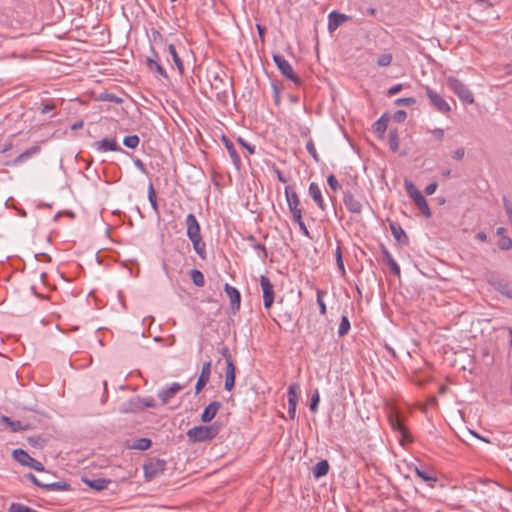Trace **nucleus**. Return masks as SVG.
Instances as JSON below:
<instances>
[{
    "label": "nucleus",
    "instance_id": "1",
    "mask_svg": "<svg viewBox=\"0 0 512 512\" xmlns=\"http://www.w3.org/2000/svg\"><path fill=\"white\" fill-rule=\"evenodd\" d=\"M373 133L378 140L386 143L393 152L400 151L401 144L407 147L408 140H410L407 130H373Z\"/></svg>",
    "mask_w": 512,
    "mask_h": 512
},
{
    "label": "nucleus",
    "instance_id": "2",
    "mask_svg": "<svg viewBox=\"0 0 512 512\" xmlns=\"http://www.w3.org/2000/svg\"><path fill=\"white\" fill-rule=\"evenodd\" d=\"M187 237L193 245L194 251L202 258H205L206 244L201 236V229L198 220L194 214H188L186 217Z\"/></svg>",
    "mask_w": 512,
    "mask_h": 512
},
{
    "label": "nucleus",
    "instance_id": "3",
    "mask_svg": "<svg viewBox=\"0 0 512 512\" xmlns=\"http://www.w3.org/2000/svg\"><path fill=\"white\" fill-rule=\"evenodd\" d=\"M218 432L219 426L213 424L209 426H195L189 429L186 435L191 442H205L215 438Z\"/></svg>",
    "mask_w": 512,
    "mask_h": 512
},
{
    "label": "nucleus",
    "instance_id": "4",
    "mask_svg": "<svg viewBox=\"0 0 512 512\" xmlns=\"http://www.w3.org/2000/svg\"><path fill=\"white\" fill-rule=\"evenodd\" d=\"M405 189L408 196L413 200L414 204L421 211V213L427 218L431 217V210L421 191L418 190L416 186L409 180H405Z\"/></svg>",
    "mask_w": 512,
    "mask_h": 512
},
{
    "label": "nucleus",
    "instance_id": "5",
    "mask_svg": "<svg viewBox=\"0 0 512 512\" xmlns=\"http://www.w3.org/2000/svg\"><path fill=\"white\" fill-rule=\"evenodd\" d=\"M447 87L456 94L464 104L474 103L473 93L468 86L455 77L447 78Z\"/></svg>",
    "mask_w": 512,
    "mask_h": 512
},
{
    "label": "nucleus",
    "instance_id": "6",
    "mask_svg": "<svg viewBox=\"0 0 512 512\" xmlns=\"http://www.w3.org/2000/svg\"><path fill=\"white\" fill-rule=\"evenodd\" d=\"M388 420L392 429L401 435V443H403L404 440L412 441L409 431L404 425V422L396 409H391L388 415Z\"/></svg>",
    "mask_w": 512,
    "mask_h": 512
},
{
    "label": "nucleus",
    "instance_id": "7",
    "mask_svg": "<svg viewBox=\"0 0 512 512\" xmlns=\"http://www.w3.org/2000/svg\"><path fill=\"white\" fill-rule=\"evenodd\" d=\"M166 462L161 459H150L143 466L144 476L147 481L152 480L157 475L164 472Z\"/></svg>",
    "mask_w": 512,
    "mask_h": 512
},
{
    "label": "nucleus",
    "instance_id": "8",
    "mask_svg": "<svg viewBox=\"0 0 512 512\" xmlns=\"http://www.w3.org/2000/svg\"><path fill=\"white\" fill-rule=\"evenodd\" d=\"M14 459L24 466H28L33 468L36 471H43L44 466L38 460L32 458L26 451L23 449H15L13 451Z\"/></svg>",
    "mask_w": 512,
    "mask_h": 512
},
{
    "label": "nucleus",
    "instance_id": "9",
    "mask_svg": "<svg viewBox=\"0 0 512 512\" xmlns=\"http://www.w3.org/2000/svg\"><path fill=\"white\" fill-rule=\"evenodd\" d=\"M273 61L282 75L295 83L299 82V77L294 73L292 66L283 55L274 54Z\"/></svg>",
    "mask_w": 512,
    "mask_h": 512
},
{
    "label": "nucleus",
    "instance_id": "10",
    "mask_svg": "<svg viewBox=\"0 0 512 512\" xmlns=\"http://www.w3.org/2000/svg\"><path fill=\"white\" fill-rule=\"evenodd\" d=\"M260 286L263 293V305L266 309H270L275 298L274 286L265 275L260 276Z\"/></svg>",
    "mask_w": 512,
    "mask_h": 512
},
{
    "label": "nucleus",
    "instance_id": "11",
    "mask_svg": "<svg viewBox=\"0 0 512 512\" xmlns=\"http://www.w3.org/2000/svg\"><path fill=\"white\" fill-rule=\"evenodd\" d=\"M425 90L426 95L429 98L430 104L433 107H435L438 111L446 113L451 110L450 104L442 95H440L430 87H426Z\"/></svg>",
    "mask_w": 512,
    "mask_h": 512
},
{
    "label": "nucleus",
    "instance_id": "12",
    "mask_svg": "<svg viewBox=\"0 0 512 512\" xmlns=\"http://www.w3.org/2000/svg\"><path fill=\"white\" fill-rule=\"evenodd\" d=\"M211 374V360L202 364L201 373L196 382V393H199L209 382Z\"/></svg>",
    "mask_w": 512,
    "mask_h": 512
},
{
    "label": "nucleus",
    "instance_id": "13",
    "mask_svg": "<svg viewBox=\"0 0 512 512\" xmlns=\"http://www.w3.org/2000/svg\"><path fill=\"white\" fill-rule=\"evenodd\" d=\"M350 16L339 13L337 11H332L328 14V30L329 32H334L340 25L344 22L348 21Z\"/></svg>",
    "mask_w": 512,
    "mask_h": 512
},
{
    "label": "nucleus",
    "instance_id": "14",
    "mask_svg": "<svg viewBox=\"0 0 512 512\" xmlns=\"http://www.w3.org/2000/svg\"><path fill=\"white\" fill-rule=\"evenodd\" d=\"M93 145L100 152H107V151L124 152V150L118 145V143L115 139L105 138V139H102L101 141L95 142Z\"/></svg>",
    "mask_w": 512,
    "mask_h": 512
},
{
    "label": "nucleus",
    "instance_id": "15",
    "mask_svg": "<svg viewBox=\"0 0 512 512\" xmlns=\"http://www.w3.org/2000/svg\"><path fill=\"white\" fill-rule=\"evenodd\" d=\"M343 202L346 208L354 214H360L362 212V204L357 200L351 192H345Z\"/></svg>",
    "mask_w": 512,
    "mask_h": 512
},
{
    "label": "nucleus",
    "instance_id": "16",
    "mask_svg": "<svg viewBox=\"0 0 512 512\" xmlns=\"http://www.w3.org/2000/svg\"><path fill=\"white\" fill-rule=\"evenodd\" d=\"M182 386L179 383H173L171 386L162 389L158 396L163 404H167L179 391L182 390Z\"/></svg>",
    "mask_w": 512,
    "mask_h": 512
},
{
    "label": "nucleus",
    "instance_id": "17",
    "mask_svg": "<svg viewBox=\"0 0 512 512\" xmlns=\"http://www.w3.org/2000/svg\"><path fill=\"white\" fill-rule=\"evenodd\" d=\"M308 192H309V195L311 196V198L316 203V205L322 211H325L326 210V204L324 202V199L322 197V192H321V189L318 186V184L315 183V182L310 183Z\"/></svg>",
    "mask_w": 512,
    "mask_h": 512
},
{
    "label": "nucleus",
    "instance_id": "18",
    "mask_svg": "<svg viewBox=\"0 0 512 512\" xmlns=\"http://www.w3.org/2000/svg\"><path fill=\"white\" fill-rule=\"evenodd\" d=\"M224 291L230 299L231 307L238 310L241 304V295L238 289L226 283L224 286Z\"/></svg>",
    "mask_w": 512,
    "mask_h": 512
},
{
    "label": "nucleus",
    "instance_id": "19",
    "mask_svg": "<svg viewBox=\"0 0 512 512\" xmlns=\"http://www.w3.org/2000/svg\"><path fill=\"white\" fill-rule=\"evenodd\" d=\"M285 196L289 211L302 210L300 208V199L298 194L290 186L285 187Z\"/></svg>",
    "mask_w": 512,
    "mask_h": 512
},
{
    "label": "nucleus",
    "instance_id": "20",
    "mask_svg": "<svg viewBox=\"0 0 512 512\" xmlns=\"http://www.w3.org/2000/svg\"><path fill=\"white\" fill-rule=\"evenodd\" d=\"M220 407H221L220 402H218V401L211 402L208 406H206L203 413L201 414V421L204 423L210 422L216 416Z\"/></svg>",
    "mask_w": 512,
    "mask_h": 512
},
{
    "label": "nucleus",
    "instance_id": "21",
    "mask_svg": "<svg viewBox=\"0 0 512 512\" xmlns=\"http://www.w3.org/2000/svg\"><path fill=\"white\" fill-rule=\"evenodd\" d=\"M222 141L229 153V156H230L234 166L236 167L237 170H239L241 167V159H240V156L238 155L233 143L224 135L222 136Z\"/></svg>",
    "mask_w": 512,
    "mask_h": 512
},
{
    "label": "nucleus",
    "instance_id": "22",
    "mask_svg": "<svg viewBox=\"0 0 512 512\" xmlns=\"http://www.w3.org/2000/svg\"><path fill=\"white\" fill-rule=\"evenodd\" d=\"M235 377H236V367L233 362H229L226 365L225 372V384L224 387L226 390L231 391L235 385Z\"/></svg>",
    "mask_w": 512,
    "mask_h": 512
},
{
    "label": "nucleus",
    "instance_id": "23",
    "mask_svg": "<svg viewBox=\"0 0 512 512\" xmlns=\"http://www.w3.org/2000/svg\"><path fill=\"white\" fill-rule=\"evenodd\" d=\"M382 254H383V260L387 263L389 270L392 274H394L397 277H400V267L397 264V262L393 259L390 252L382 246Z\"/></svg>",
    "mask_w": 512,
    "mask_h": 512
},
{
    "label": "nucleus",
    "instance_id": "24",
    "mask_svg": "<svg viewBox=\"0 0 512 512\" xmlns=\"http://www.w3.org/2000/svg\"><path fill=\"white\" fill-rule=\"evenodd\" d=\"M506 230L502 227L497 229V244L503 250H509L512 247V240L506 234Z\"/></svg>",
    "mask_w": 512,
    "mask_h": 512
},
{
    "label": "nucleus",
    "instance_id": "25",
    "mask_svg": "<svg viewBox=\"0 0 512 512\" xmlns=\"http://www.w3.org/2000/svg\"><path fill=\"white\" fill-rule=\"evenodd\" d=\"M390 230L394 238L401 244L408 243V236L400 225L392 223L390 224Z\"/></svg>",
    "mask_w": 512,
    "mask_h": 512
},
{
    "label": "nucleus",
    "instance_id": "26",
    "mask_svg": "<svg viewBox=\"0 0 512 512\" xmlns=\"http://www.w3.org/2000/svg\"><path fill=\"white\" fill-rule=\"evenodd\" d=\"M414 471L419 478H421L423 481L429 483L430 485H432L433 483H435L437 481L436 476L429 469H422L419 467H415Z\"/></svg>",
    "mask_w": 512,
    "mask_h": 512
},
{
    "label": "nucleus",
    "instance_id": "27",
    "mask_svg": "<svg viewBox=\"0 0 512 512\" xmlns=\"http://www.w3.org/2000/svg\"><path fill=\"white\" fill-rule=\"evenodd\" d=\"M41 148L39 145H34L21 153L17 158L14 160V164H20L26 161L27 159L31 158L32 156L38 154L40 152Z\"/></svg>",
    "mask_w": 512,
    "mask_h": 512
},
{
    "label": "nucleus",
    "instance_id": "28",
    "mask_svg": "<svg viewBox=\"0 0 512 512\" xmlns=\"http://www.w3.org/2000/svg\"><path fill=\"white\" fill-rule=\"evenodd\" d=\"M329 463L327 460H321L319 461L314 467H313V476L315 478H320L328 474L329 472Z\"/></svg>",
    "mask_w": 512,
    "mask_h": 512
},
{
    "label": "nucleus",
    "instance_id": "29",
    "mask_svg": "<svg viewBox=\"0 0 512 512\" xmlns=\"http://www.w3.org/2000/svg\"><path fill=\"white\" fill-rule=\"evenodd\" d=\"M167 50L169 52V55L171 56L173 62L175 63L178 71L180 72V74H183L184 72V64L181 60V58L179 57L177 51H176V48L173 44H169L168 47H167Z\"/></svg>",
    "mask_w": 512,
    "mask_h": 512
},
{
    "label": "nucleus",
    "instance_id": "30",
    "mask_svg": "<svg viewBox=\"0 0 512 512\" xmlns=\"http://www.w3.org/2000/svg\"><path fill=\"white\" fill-rule=\"evenodd\" d=\"M110 480H106L103 478H97L93 480H85V483L92 489H95L97 491H101L107 488L108 484L110 483Z\"/></svg>",
    "mask_w": 512,
    "mask_h": 512
},
{
    "label": "nucleus",
    "instance_id": "31",
    "mask_svg": "<svg viewBox=\"0 0 512 512\" xmlns=\"http://www.w3.org/2000/svg\"><path fill=\"white\" fill-rule=\"evenodd\" d=\"M43 488L48 491H67L70 488V485L65 481L48 483L43 485Z\"/></svg>",
    "mask_w": 512,
    "mask_h": 512
},
{
    "label": "nucleus",
    "instance_id": "32",
    "mask_svg": "<svg viewBox=\"0 0 512 512\" xmlns=\"http://www.w3.org/2000/svg\"><path fill=\"white\" fill-rule=\"evenodd\" d=\"M147 65H148L150 70H154L159 75H161L163 77H167V74H166L164 68L159 64V62L157 60V54H155V59L154 58H148L147 59Z\"/></svg>",
    "mask_w": 512,
    "mask_h": 512
},
{
    "label": "nucleus",
    "instance_id": "33",
    "mask_svg": "<svg viewBox=\"0 0 512 512\" xmlns=\"http://www.w3.org/2000/svg\"><path fill=\"white\" fill-rule=\"evenodd\" d=\"M189 274H190L192 282L197 287H203L205 285V278H204L203 273L200 270L192 269Z\"/></svg>",
    "mask_w": 512,
    "mask_h": 512
},
{
    "label": "nucleus",
    "instance_id": "34",
    "mask_svg": "<svg viewBox=\"0 0 512 512\" xmlns=\"http://www.w3.org/2000/svg\"><path fill=\"white\" fill-rule=\"evenodd\" d=\"M148 199H149V202H150L153 210L156 213H158L157 197H156V192L154 190V187H153L152 183H150L149 187H148Z\"/></svg>",
    "mask_w": 512,
    "mask_h": 512
},
{
    "label": "nucleus",
    "instance_id": "35",
    "mask_svg": "<svg viewBox=\"0 0 512 512\" xmlns=\"http://www.w3.org/2000/svg\"><path fill=\"white\" fill-rule=\"evenodd\" d=\"M151 446V440L148 438H139L137 439L134 444L132 445V448L138 449V450H147Z\"/></svg>",
    "mask_w": 512,
    "mask_h": 512
},
{
    "label": "nucleus",
    "instance_id": "36",
    "mask_svg": "<svg viewBox=\"0 0 512 512\" xmlns=\"http://www.w3.org/2000/svg\"><path fill=\"white\" fill-rule=\"evenodd\" d=\"M350 330V321L347 316H342L341 322L338 329V335L340 337L345 336Z\"/></svg>",
    "mask_w": 512,
    "mask_h": 512
},
{
    "label": "nucleus",
    "instance_id": "37",
    "mask_svg": "<svg viewBox=\"0 0 512 512\" xmlns=\"http://www.w3.org/2000/svg\"><path fill=\"white\" fill-rule=\"evenodd\" d=\"M3 422L7 423L13 432L26 430L27 426L22 425L20 421H11L8 417H3Z\"/></svg>",
    "mask_w": 512,
    "mask_h": 512
},
{
    "label": "nucleus",
    "instance_id": "38",
    "mask_svg": "<svg viewBox=\"0 0 512 512\" xmlns=\"http://www.w3.org/2000/svg\"><path fill=\"white\" fill-rule=\"evenodd\" d=\"M317 304L319 306L320 314L325 315L326 314V304L323 300L324 295H326V291L317 289Z\"/></svg>",
    "mask_w": 512,
    "mask_h": 512
},
{
    "label": "nucleus",
    "instance_id": "39",
    "mask_svg": "<svg viewBox=\"0 0 512 512\" xmlns=\"http://www.w3.org/2000/svg\"><path fill=\"white\" fill-rule=\"evenodd\" d=\"M123 144L130 149H135L139 144V137L137 135H129L123 139Z\"/></svg>",
    "mask_w": 512,
    "mask_h": 512
},
{
    "label": "nucleus",
    "instance_id": "40",
    "mask_svg": "<svg viewBox=\"0 0 512 512\" xmlns=\"http://www.w3.org/2000/svg\"><path fill=\"white\" fill-rule=\"evenodd\" d=\"M298 390L299 385L296 383H292L288 387V400H293V402H298Z\"/></svg>",
    "mask_w": 512,
    "mask_h": 512
},
{
    "label": "nucleus",
    "instance_id": "41",
    "mask_svg": "<svg viewBox=\"0 0 512 512\" xmlns=\"http://www.w3.org/2000/svg\"><path fill=\"white\" fill-rule=\"evenodd\" d=\"M100 99L103 101H109L116 104H120L123 102L122 98L118 97L117 95L109 92L101 93Z\"/></svg>",
    "mask_w": 512,
    "mask_h": 512
},
{
    "label": "nucleus",
    "instance_id": "42",
    "mask_svg": "<svg viewBox=\"0 0 512 512\" xmlns=\"http://www.w3.org/2000/svg\"><path fill=\"white\" fill-rule=\"evenodd\" d=\"M391 121V117L385 113L375 123L373 128H387Z\"/></svg>",
    "mask_w": 512,
    "mask_h": 512
},
{
    "label": "nucleus",
    "instance_id": "43",
    "mask_svg": "<svg viewBox=\"0 0 512 512\" xmlns=\"http://www.w3.org/2000/svg\"><path fill=\"white\" fill-rule=\"evenodd\" d=\"M337 267L342 275H345V266L342 259L341 247L338 245L335 252Z\"/></svg>",
    "mask_w": 512,
    "mask_h": 512
},
{
    "label": "nucleus",
    "instance_id": "44",
    "mask_svg": "<svg viewBox=\"0 0 512 512\" xmlns=\"http://www.w3.org/2000/svg\"><path fill=\"white\" fill-rule=\"evenodd\" d=\"M393 56L390 53L382 54L377 59V64L380 67H386L389 66L392 62Z\"/></svg>",
    "mask_w": 512,
    "mask_h": 512
},
{
    "label": "nucleus",
    "instance_id": "45",
    "mask_svg": "<svg viewBox=\"0 0 512 512\" xmlns=\"http://www.w3.org/2000/svg\"><path fill=\"white\" fill-rule=\"evenodd\" d=\"M391 117V120H393L396 124H401L404 122V120L407 117V113L404 110H398L393 113Z\"/></svg>",
    "mask_w": 512,
    "mask_h": 512
},
{
    "label": "nucleus",
    "instance_id": "46",
    "mask_svg": "<svg viewBox=\"0 0 512 512\" xmlns=\"http://www.w3.org/2000/svg\"><path fill=\"white\" fill-rule=\"evenodd\" d=\"M319 401H320L319 392H318V390H315L314 394L311 397L310 406H309L310 410L312 412H314V413L317 412Z\"/></svg>",
    "mask_w": 512,
    "mask_h": 512
},
{
    "label": "nucleus",
    "instance_id": "47",
    "mask_svg": "<svg viewBox=\"0 0 512 512\" xmlns=\"http://www.w3.org/2000/svg\"><path fill=\"white\" fill-rule=\"evenodd\" d=\"M252 247L258 252V256L261 260H265L267 258V251L263 244L254 243Z\"/></svg>",
    "mask_w": 512,
    "mask_h": 512
},
{
    "label": "nucleus",
    "instance_id": "48",
    "mask_svg": "<svg viewBox=\"0 0 512 512\" xmlns=\"http://www.w3.org/2000/svg\"><path fill=\"white\" fill-rule=\"evenodd\" d=\"M327 183L329 185V187L334 191V192H337L341 186L338 182V180L336 179V177L333 175V174H330L328 177H327Z\"/></svg>",
    "mask_w": 512,
    "mask_h": 512
},
{
    "label": "nucleus",
    "instance_id": "49",
    "mask_svg": "<svg viewBox=\"0 0 512 512\" xmlns=\"http://www.w3.org/2000/svg\"><path fill=\"white\" fill-rule=\"evenodd\" d=\"M306 149L316 161H319V156L317 154L314 142L311 139L307 142Z\"/></svg>",
    "mask_w": 512,
    "mask_h": 512
},
{
    "label": "nucleus",
    "instance_id": "50",
    "mask_svg": "<svg viewBox=\"0 0 512 512\" xmlns=\"http://www.w3.org/2000/svg\"><path fill=\"white\" fill-rule=\"evenodd\" d=\"M416 103V100L412 97L398 98L395 100L396 105L412 106Z\"/></svg>",
    "mask_w": 512,
    "mask_h": 512
},
{
    "label": "nucleus",
    "instance_id": "51",
    "mask_svg": "<svg viewBox=\"0 0 512 512\" xmlns=\"http://www.w3.org/2000/svg\"><path fill=\"white\" fill-rule=\"evenodd\" d=\"M296 406H297V402H293V400H288V415H289L290 419L295 418Z\"/></svg>",
    "mask_w": 512,
    "mask_h": 512
},
{
    "label": "nucleus",
    "instance_id": "52",
    "mask_svg": "<svg viewBox=\"0 0 512 512\" xmlns=\"http://www.w3.org/2000/svg\"><path fill=\"white\" fill-rule=\"evenodd\" d=\"M292 214V219L295 223L300 224L303 222L302 220V210L290 211Z\"/></svg>",
    "mask_w": 512,
    "mask_h": 512
},
{
    "label": "nucleus",
    "instance_id": "53",
    "mask_svg": "<svg viewBox=\"0 0 512 512\" xmlns=\"http://www.w3.org/2000/svg\"><path fill=\"white\" fill-rule=\"evenodd\" d=\"M220 354L225 358L226 365H228L229 362H233L228 347H222L220 349Z\"/></svg>",
    "mask_w": 512,
    "mask_h": 512
},
{
    "label": "nucleus",
    "instance_id": "54",
    "mask_svg": "<svg viewBox=\"0 0 512 512\" xmlns=\"http://www.w3.org/2000/svg\"><path fill=\"white\" fill-rule=\"evenodd\" d=\"M402 89H403V85H402V84L394 85V86H392V87H390V88H389V90H388V95H389V96L396 95V94H398Z\"/></svg>",
    "mask_w": 512,
    "mask_h": 512
},
{
    "label": "nucleus",
    "instance_id": "55",
    "mask_svg": "<svg viewBox=\"0 0 512 512\" xmlns=\"http://www.w3.org/2000/svg\"><path fill=\"white\" fill-rule=\"evenodd\" d=\"M273 172L275 173L277 179L282 182V183H286L288 181V179L283 175V173L280 171L279 168L277 167H273Z\"/></svg>",
    "mask_w": 512,
    "mask_h": 512
},
{
    "label": "nucleus",
    "instance_id": "56",
    "mask_svg": "<svg viewBox=\"0 0 512 512\" xmlns=\"http://www.w3.org/2000/svg\"><path fill=\"white\" fill-rule=\"evenodd\" d=\"M437 187H438V184L436 182H432L426 186L425 193L427 195H432L436 191Z\"/></svg>",
    "mask_w": 512,
    "mask_h": 512
},
{
    "label": "nucleus",
    "instance_id": "57",
    "mask_svg": "<svg viewBox=\"0 0 512 512\" xmlns=\"http://www.w3.org/2000/svg\"><path fill=\"white\" fill-rule=\"evenodd\" d=\"M26 477H27L30 481H32L35 485H37V486H39V487H41V488H43V485H45V483L40 482V481L36 478V476H35L34 474H32V473L27 474V475H26Z\"/></svg>",
    "mask_w": 512,
    "mask_h": 512
},
{
    "label": "nucleus",
    "instance_id": "58",
    "mask_svg": "<svg viewBox=\"0 0 512 512\" xmlns=\"http://www.w3.org/2000/svg\"><path fill=\"white\" fill-rule=\"evenodd\" d=\"M505 210L508 215L509 221L512 225V203H510L509 201H505Z\"/></svg>",
    "mask_w": 512,
    "mask_h": 512
},
{
    "label": "nucleus",
    "instance_id": "59",
    "mask_svg": "<svg viewBox=\"0 0 512 512\" xmlns=\"http://www.w3.org/2000/svg\"><path fill=\"white\" fill-rule=\"evenodd\" d=\"M142 403L146 407H154L155 406V401L152 397L143 398Z\"/></svg>",
    "mask_w": 512,
    "mask_h": 512
},
{
    "label": "nucleus",
    "instance_id": "60",
    "mask_svg": "<svg viewBox=\"0 0 512 512\" xmlns=\"http://www.w3.org/2000/svg\"><path fill=\"white\" fill-rule=\"evenodd\" d=\"M55 109V105L52 103L46 104L41 108V113L46 114Z\"/></svg>",
    "mask_w": 512,
    "mask_h": 512
},
{
    "label": "nucleus",
    "instance_id": "61",
    "mask_svg": "<svg viewBox=\"0 0 512 512\" xmlns=\"http://www.w3.org/2000/svg\"><path fill=\"white\" fill-rule=\"evenodd\" d=\"M464 154H465V153H464V149H463V148H459V149H457V150L455 151V153H454V156H453V157H454L456 160H461V159L464 157Z\"/></svg>",
    "mask_w": 512,
    "mask_h": 512
},
{
    "label": "nucleus",
    "instance_id": "62",
    "mask_svg": "<svg viewBox=\"0 0 512 512\" xmlns=\"http://www.w3.org/2000/svg\"><path fill=\"white\" fill-rule=\"evenodd\" d=\"M300 231L307 237H310V233L304 222L298 224Z\"/></svg>",
    "mask_w": 512,
    "mask_h": 512
},
{
    "label": "nucleus",
    "instance_id": "63",
    "mask_svg": "<svg viewBox=\"0 0 512 512\" xmlns=\"http://www.w3.org/2000/svg\"><path fill=\"white\" fill-rule=\"evenodd\" d=\"M256 27H257V31H258L260 39L263 40V36H264L265 31H266V28L263 27L260 24H257Z\"/></svg>",
    "mask_w": 512,
    "mask_h": 512
},
{
    "label": "nucleus",
    "instance_id": "64",
    "mask_svg": "<svg viewBox=\"0 0 512 512\" xmlns=\"http://www.w3.org/2000/svg\"><path fill=\"white\" fill-rule=\"evenodd\" d=\"M509 333V344L512 347V327L508 328Z\"/></svg>",
    "mask_w": 512,
    "mask_h": 512
}]
</instances>
